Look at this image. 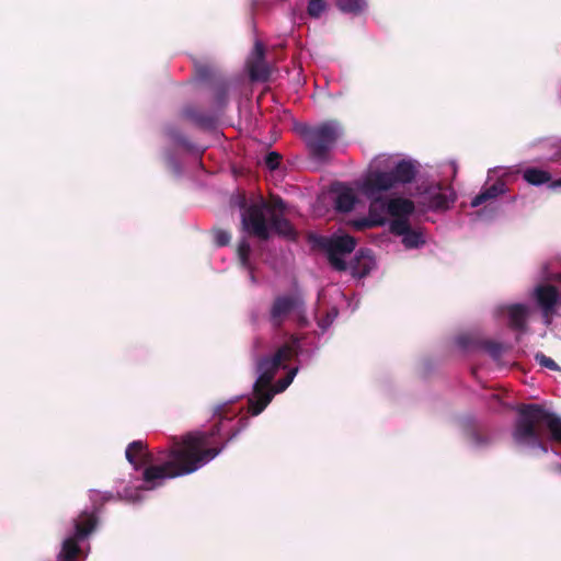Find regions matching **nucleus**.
<instances>
[{"label": "nucleus", "mask_w": 561, "mask_h": 561, "mask_svg": "<svg viewBox=\"0 0 561 561\" xmlns=\"http://www.w3.org/2000/svg\"><path fill=\"white\" fill-rule=\"evenodd\" d=\"M237 253H238L241 265L243 267H249L251 247H250V243L245 239L240 240V242L238 244Z\"/></svg>", "instance_id": "obj_30"}, {"label": "nucleus", "mask_w": 561, "mask_h": 561, "mask_svg": "<svg viewBox=\"0 0 561 561\" xmlns=\"http://www.w3.org/2000/svg\"><path fill=\"white\" fill-rule=\"evenodd\" d=\"M214 241L218 247H225L230 243L231 234L229 231L221 228H215L213 230Z\"/></svg>", "instance_id": "obj_33"}, {"label": "nucleus", "mask_w": 561, "mask_h": 561, "mask_svg": "<svg viewBox=\"0 0 561 561\" xmlns=\"http://www.w3.org/2000/svg\"><path fill=\"white\" fill-rule=\"evenodd\" d=\"M260 204L264 205V209L270 211V215L271 214L284 215V213L286 211V203L278 195H271L268 202L261 199Z\"/></svg>", "instance_id": "obj_26"}, {"label": "nucleus", "mask_w": 561, "mask_h": 561, "mask_svg": "<svg viewBox=\"0 0 561 561\" xmlns=\"http://www.w3.org/2000/svg\"><path fill=\"white\" fill-rule=\"evenodd\" d=\"M336 7L344 13L357 15L362 13L366 7V0H336Z\"/></svg>", "instance_id": "obj_24"}, {"label": "nucleus", "mask_w": 561, "mask_h": 561, "mask_svg": "<svg viewBox=\"0 0 561 561\" xmlns=\"http://www.w3.org/2000/svg\"><path fill=\"white\" fill-rule=\"evenodd\" d=\"M411 228L408 218H394L390 224V231L396 236L403 237Z\"/></svg>", "instance_id": "obj_29"}, {"label": "nucleus", "mask_w": 561, "mask_h": 561, "mask_svg": "<svg viewBox=\"0 0 561 561\" xmlns=\"http://www.w3.org/2000/svg\"><path fill=\"white\" fill-rule=\"evenodd\" d=\"M353 226L357 230H365L368 228L382 226V220H375L371 216L368 215L366 218L354 220Z\"/></svg>", "instance_id": "obj_32"}, {"label": "nucleus", "mask_w": 561, "mask_h": 561, "mask_svg": "<svg viewBox=\"0 0 561 561\" xmlns=\"http://www.w3.org/2000/svg\"><path fill=\"white\" fill-rule=\"evenodd\" d=\"M305 312V300L298 293L275 297L270 308V322L279 329L291 313Z\"/></svg>", "instance_id": "obj_9"}, {"label": "nucleus", "mask_w": 561, "mask_h": 561, "mask_svg": "<svg viewBox=\"0 0 561 561\" xmlns=\"http://www.w3.org/2000/svg\"><path fill=\"white\" fill-rule=\"evenodd\" d=\"M528 310L524 305H513L508 308L510 327L523 331L526 328Z\"/></svg>", "instance_id": "obj_19"}, {"label": "nucleus", "mask_w": 561, "mask_h": 561, "mask_svg": "<svg viewBox=\"0 0 561 561\" xmlns=\"http://www.w3.org/2000/svg\"><path fill=\"white\" fill-rule=\"evenodd\" d=\"M546 431L550 438L561 444V417L548 411L540 404H520L512 433L516 445L531 449L548 451Z\"/></svg>", "instance_id": "obj_2"}, {"label": "nucleus", "mask_w": 561, "mask_h": 561, "mask_svg": "<svg viewBox=\"0 0 561 561\" xmlns=\"http://www.w3.org/2000/svg\"><path fill=\"white\" fill-rule=\"evenodd\" d=\"M535 298L545 316H551L556 307L561 304V294L550 284L538 285L535 288Z\"/></svg>", "instance_id": "obj_11"}, {"label": "nucleus", "mask_w": 561, "mask_h": 561, "mask_svg": "<svg viewBox=\"0 0 561 561\" xmlns=\"http://www.w3.org/2000/svg\"><path fill=\"white\" fill-rule=\"evenodd\" d=\"M557 470L561 472V465L557 466Z\"/></svg>", "instance_id": "obj_43"}, {"label": "nucleus", "mask_w": 561, "mask_h": 561, "mask_svg": "<svg viewBox=\"0 0 561 561\" xmlns=\"http://www.w3.org/2000/svg\"><path fill=\"white\" fill-rule=\"evenodd\" d=\"M402 243L407 249H417L425 243L420 231L410 229L403 237Z\"/></svg>", "instance_id": "obj_27"}, {"label": "nucleus", "mask_w": 561, "mask_h": 561, "mask_svg": "<svg viewBox=\"0 0 561 561\" xmlns=\"http://www.w3.org/2000/svg\"><path fill=\"white\" fill-rule=\"evenodd\" d=\"M523 179L531 185H541L551 181V175L548 171L528 168L523 172Z\"/></svg>", "instance_id": "obj_23"}, {"label": "nucleus", "mask_w": 561, "mask_h": 561, "mask_svg": "<svg viewBox=\"0 0 561 561\" xmlns=\"http://www.w3.org/2000/svg\"><path fill=\"white\" fill-rule=\"evenodd\" d=\"M327 7L324 0H310L307 7V13L310 18L319 19L327 10Z\"/></svg>", "instance_id": "obj_31"}, {"label": "nucleus", "mask_w": 561, "mask_h": 561, "mask_svg": "<svg viewBox=\"0 0 561 561\" xmlns=\"http://www.w3.org/2000/svg\"><path fill=\"white\" fill-rule=\"evenodd\" d=\"M299 339L291 336L289 342L282 345L273 355L262 356L256 362L259 377L253 386V398L248 400L249 412L259 415L270 404L274 397L271 383L283 366L284 362L290 360L298 352Z\"/></svg>", "instance_id": "obj_3"}, {"label": "nucleus", "mask_w": 561, "mask_h": 561, "mask_svg": "<svg viewBox=\"0 0 561 561\" xmlns=\"http://www.w3.org/2000/svg\"><path fill=\"white\" fill-rule=\"evenodd\" d=\"M316 245L327 253L331 267L337 272L347 271L344 256L351 254L356 248V239L350 234H332L318 237Z\"/></svg>", "instance_id": "obj_6"}, {"label": "nucleus", "mask_w": 561, "mask_h": 561, "mask_svg": "<svg viewBox=\"0 0 561 561\" xmlns=\"http://www.w3.org/2000/svg\"><path fill=\"white\" fill-rule=\"evenodd\" d=\"M479 350L488 353L494 360H499L505 351L502 343L492 340H481Z\"/></svg>", "instance_id": "obj_25"}, {"label": "nucleus", "mask_w": 561, "mask_h": 561, "mask_svg": "<svg viewBox=\"0 0 561 561\" xmlns=\"http://www.w3.org/2000/svg\"><path fill=\"white\" fill-rule=\"evenodd\" d=\"M559 186H561V179L556 180V181H553V182L551 183V187H559Z\"/></svg>", "instance_id": "obj_39"}, {"label": "nucleus", "mask_w": 561, "mask_h": 561, "mask_svg": "<svg viewBox=\"0 0 561 561\" xmlns=\"http://www.w3.org/2000/svg\"><path fill=\"white\" fill-rule=\"evenodd\" d=\"M248 68L253 81H267L271 76V69L265 59L249 60Z\"/></svg>", "instance_id": "obj_21"}, {"label": "nucleus", "mask_w": 561, "mask_h": 561, "mask_svg": "<svg viewBox=\"0 0 561 561\" xmlns=\"http://www.w3.org/2000/svg\"><path fill=\"white\" fill-rule=\"evenodd\" d=\"M178 140H179L180 144H182L184 146H187V139L185 137L181 136V137L178 138Z\"/></svg>", "instance_id": "obj_40"}, {"label": "nucleus", "mask_w": 561, "mask_h": 561, "mask_svg": "<svg viewBox=\"0 0 561 561\" xmlns=\"http://www.w3.org/2000/svg\"><path fill=\"white\" fill-rule=\"evenodd\" d=\"M237 414L228 415L226 405L217 407V419L209 431L187 433L182 440L170 449L162 450L156 458L160 465L148 466L142 473L145 489L151 490L162 484L165 479H173L195 472L217 457L239 433L240 428L226 427Z\"/></svg>", "instance_id": "obj_1"}, {"label": "nucleus", "mask_w": 561, "mask_h": 561, "mask_svg": "<svg viewBox=\"0 0 561 561\" xmlns=\"http://www.w3.org/2000/svg\"><path fill=\"white\" fill-rule=\"evenodd\" d=\"M230 84L226 79H217L213 84V111L218 115L224 113L229 103Z\"/></svg>", "instance_id": "obj_14"}, {"label": "nucleus", "mask_w": 561, "mask_h": 561, "mask_svg": "<svg viewBox=\"0 0 561 561\" xmlns=\"http://www.w3.org/2000/svg\"><path fill=\"white\" fill-rule=\"evenodd\" d=\"M482 339L474 336L472 334H460L456 339L457 345L466 351L469 350H479V342H481Z\"/></svg>", "instance_id": "obj_28"}, {"label": "nucleus", "mask_w": 561, "mask_h": 561, "mask_svg": "<svg viewBox=\"0 0 561 561\" xmlns=\"http://www.w3.org/2000/svg\"><path fill=\"white\" fill-rule=\"evenodd\" d=\"M505 192V184L502 181H496L489 187L482 190L477 196L471 201L472 207H478L484 204L488 201L496 198L499 195Z\"/></svg>", "instance_id": "obj_17"}, {"label": "nucleus", "mask_w": 561, "mask_h": 561, "mask_svg": "<svg viewBox=\"0 0 561 561\" xmlns=\"http://www.w3.org/2000/svg\"><path fill=\"white\" fill-rule=\"evenodd\" d=\"M280 159H282V156L278 154L277 152H275V151L268 152L265 157V165L272 171L276 170L279 165Z\"/></svg>", "instance_id": "obj_36"}, {"label": "nucleus", "mask_w": 561, "mask_h": 561, "mask_svg": "<svg viewBox=\"0 0 561 561\" xmlns=\"http://www.w3.org/2000/svg\"><path fill=\"white\" fill-rule=\"evenodd\" d=\"M270 225L271 228L282 237H285L289 240H295L297 237V231L294 226L290 224L288 219L280 214H271L270 216Z\"/></svg>", "instance_id": "obj_16"}, {"label": "nucleus", "mask_w": 561, "mask_h": 561, "mask_svg": "<svg viewBox=\"0 0 561 561\" xmlns=\"http://www.w3.org/2000/svg\"><path fill=\"white\" fill-rule=\"evenodd\" d=\"M536 362L550 370L560 371V366L550 357L546 356L543 353H537L535 355Z\"/></svg>", "instance_id": "obj_34"}, {"label": "nucleus", "mask_w": 561, "mask_h": 561, "mask_svg": "<svg viewBox=\"0 0 561 561\" xmlns=\"http://www.w3.org/2000/svg\"><path fill=\"white\" fill-rule=\"evenodd\" d=\"M340 122L330 119L314 126L305 127L302 136L312 158L324 160L335 142L343 136Z\"/></svg>", "instance_id": "obj_4"}, {"label": "nucleus", "mask_w": 561, "mask_h": 561, "mask_svg": "<svg viewBox=\"0 0 561 561\" xmlns=\"http://www.w3.org/2000/svg\"><path fill=\"white\" fill-rule=\"evenodd\" d=\"M241 206L243 207L241 214L242 230L249 236L267 241L270 239V228L264 214V205L254 203L245 207V203L242 202Z\"/></svg>", "instance_id": "obj_8"}, {"label": "nucleus", "mask_w": 561, "mask_h": 561, "mask_svg": "<svg viewBox=\"0 0 561 561\" xmlns=\"http://www.w3.org/2000/svg\"><path fill=\"white\" fill-rule=\"evenodd\" d=\"M356 203V196L351 188L341 191L334 202L335 209L340 213L351 211Z\"/></svg>", "instance_id": "obj_22"}, {"label": "nucleus", "mask_w": 561, "mask_h": 561, "mask_svg": "<svg viewBox=\"0 0 561 561\" xmlns=\"http://www.w3.org/2000/svg\"><path fill=\"white\" fill-rule=\"evenodd\" d=\"M95 513L83 511L73 519L75 533L62 541L57 561H77L82 553L80 542L87 539L96 528Z\"/></svg>", "instance_id": "obj_5"}, {"label": "nucleus", "mask_w": 561, "mask_h": 561, "mask_svg": "<svg viewBox=\"0 0 561 561\" xmlns=\"http://www.w3.org/2000/svg\"><path fill=\"white\" fill-rule=\"evenodd\" d=\"M197 72L203 80H207L213 76L214 70L208 66H199Z\"/></svg>", "instance_id": "obj_38"}, {"label": "nucleus", "mask_w": 561, "mask_h": 561, "mask_svg": "<svg viewBox=\"0 0 561 561\" xmlns=\"http://www.w3.org/2000/svg\"><path fill=\"white\" fill-rule=\"evenodd\" d=\"M368 175L371 176L369 188L391 190L397 184L411 183L416 175V169L411 161L401 160L389 172L374 171Z\"/></svg>", "instance_id": "obj_7"}, {"label": "nucleus", "mask_w": 561, "mask_h": 561, "mask_svg": "<svg viewBox=\"0 0 561 561\" xmlns=\"http://www.w3.org/2000/svg\"><path fill=\"white\" fill-rule=\"evenodd\" d=\"M451 167H453L454 175H456V173H457V164L455 162H451Z\"/></svg>", "instance_id": "obj_41"}, {"label": "nucleus", "mask_w": 561, "mask_h": 561, "mask_svg": "<svg viewBox=\"0 0 561 561\" xmlns=\"http://www.w3.org/2000/svg\"><path fill=\"white\" fill-rule=\"evenodd\" d=\"M415 209L411 199L394 197L388 199V214L393 218H408Z\"/></svg>", "instance_id": "obj_15"}, {"label": "nucleus", "mask_w": 561, "mask_h": 561, "mask_svg": "<svg viewBox=\"0 0 561 561\" xmlns=\"http://www.w3.org/2000/svg\"><path fill=\"white\" fill-rule=\"evenodd\" d=\"M375 266L373 251L369 249H360L355 254L354 259L347 263V270L355 278H363L367 276Z\"/></svg>", "instance_id": "obj_12"}, {"label": "nucleus", "mask_w": 561, "mask_h": 561, "mask_svg": "<svg viewBox=\"0 0 561 561\" xmlns=\"http://www.w3.org/2000/svg\"><path fill=\"white\" fill-rule=\"evenodd\" d=\"M265 59V47L261 42H255L250 60Z\"/></svg>", "instance_id": "obj_37"}, {"label": "nucleus", "mask_w": 561, "mask_h": 561, "mask_svg": "<svg viewBox=\"0 0 561 561\" xmlns=\"http://www.w3.org/2000/svg\"><path fill=\"white\" fill-rule=\"evenodd\" d=\"M182 116L202 129L215 128L218 121V115L214 111L206 113L193 105L185 106L182 110Z\"/></svg>", "instance_id": "obj_13"}, {"label": "nucleus", "mask_w": 561, "mask_h": 561, "mask_svg": "<svg viewBox=\"0 0 561 561\" xmlns=\"http://www.w3.org/2000/svg\"><path fill=\"white\" fill-rule=\"evenodd\" d=\"M476 442L478 444H481V443H486L488 440H482V439H480L479 435H476Z\"/></svg>", "instance_id": "obj_42"}, {"label": "nucleus", "mask_w": 561, "mask_h": 561, "mask_svg": "<svg viewBox=\"0 0 561 561\" xmlns=\"http://www.w3.org/2000/svg\"><path fill=\"white\" fill-rule=\"evenodd\" d=\"M147 445L142 440H134L126 448V459L137 467L136 459L137 456L142 458V463H148L152 461V456L148 453H145Z\"/></svg>", "instance_id": "obj_18"}, {"label": "nucleus", "mask_w": 561, "mask_h": 561, "mask_svg": "<svg viewBox=\"0 0 561 561\" xmlns=\"http://www.w3.org/2000/svg\"><path fill=\"white\" fill-rule=\"evenodd\" d=\"M455 201V195L451 190L448 192H443L440 187H438L437 192L431 193L430 197V207L435 210L447 209L450 204Z\"/></svg>", "instance_id": "obj_20"}, {"label": "nucleus", "mask_w": 561, "mask_h": 561, "mask_svg": "<svg viewBox=\"0 0 561 561\" xmlns=\"http://www.w3.org/2000/svg\"><path fill=\"white\" fill-rule=\"evenodd\" d=\"M371 181V176L367 175L362 185L363 195L369 199L368 214L375 220H382V226L386 224V215L388 214V199L381 195L382 192L388 190H379L370 187L368 183Z\"/></svg>", "instance_id": "obj_10"}, {"label": "nucleus", "mask_w": 561, "mask_h": 561, "mask_svg": "<svg viewBox=\"0 0 561 561\" xmlns=\"http://www.w3.org/2000/svg\"><path fill=\"white\" fill-rule=\"evenodd\" d=\"M295 374L296 369H293L288 373V375L285 378L279 379L275 386V389H273L274 394L276 392L284 391L291 383Z\"/></svg>", "instance_id": "obj_35"}]
</instances>
